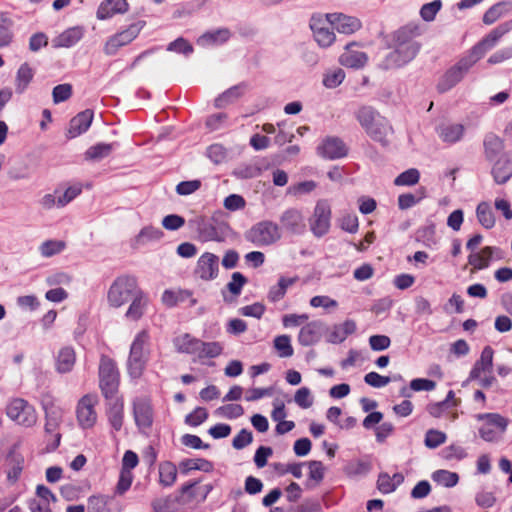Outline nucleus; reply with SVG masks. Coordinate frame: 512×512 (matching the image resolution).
Returning a JSON list of instances; mask_svg holds the SVG:
<instances>
[{
	"instance_id": "obj_47",
	"label": "nucleus",
	"mask_w": 512,
	"mask_h": 512,
	"mask_svg": "<svg viewBox=\"0 0 512 512\" xmlns=\"http://www.w3.org/2000/svg\"><path fill=\"white\" fill-rule=\"evenodd\" d=\"M34 76L33 69L27 64L24 63L20 66L17 71L16 76V91L17 93H23L28 87L29 83L32 81Z\"/></svg>"
},
{
	"instance_id": "obj_56",
	"label": "nucleus",
	"mask_w": 512,
	"mask_h": 512,
	"mask_svg": "<svg viewBox=\"0 0 512 512\" xmlns=\"http://www.w3.org/2000/svg\"><path fill=\"white\" fill-rule=\"evenodd\" d=\"M215 413L228 419H235L244 414V409L239 404H227L216 409Z\"/></svg>"
},
{
	"instance_id": "obj_33",
	"label": "nucleus",
	"mask_w": 512,
	"mask_h": 512,
	"mask_svg": "<svg viewBox=\"0 0 512 512\" xmlns=\"http://www.w3.org/2000/svg\"><path fill=\"white\" fill-rule=\"evenodd\" d=\"M224 346L221 342L211 341L205 342L200 339L194 354L195 359L204 362L206 359H214L223 353Z\"/></svg>"
},
{
	"instance_id": "obj_43",
	"label": "nucleus",
	"mask_w": 512,
	"mask_h": 512,
	"mask_svg": "<svg viewBox=\"0 0 512 512\" xmlns=\"http://www.w3.org/2000/svg\"><path fill=\"white\" fill-rule=\"evenodd\" d=\"M230 38L228 29H219L213 32H207L198 39V44L201 46L220 45Z\"/></svg>"
},
{
	"instance_id": "obj_29",
	"label": "nucleus",
	"mask_w": 512,
	"mask_h": 512,
	"mask_svg": "<svg viewBox=\"0 0 512 512\" xmlns=\"http://www.w3.org/2000/svg\"><path fill=\"white\" fill-rule=\"evenodd\" d=\"M322 323L311 321L302 326L298 334V342L302 346H310L317 343L321 338Z\"/></svg>"
},
{
	"instance_id": "obj_4",
	"label": "nucleus",
	"mask_w": 512,
	"mask_h": 512,
	"mask_svg": "<svg viewBox=\"0 0 512 512\" xmlns=\"http://www.w3.org/2000/svg\"><path fill=\"white\" fill-rule=\"evenodd\" d=\"M139 290L141 288L135 277L128 275L117 277L108 290V303L112 307L119 308L130 301Z\"/></svg>"
},
{
	"instance_id": "obj_22",
	"label": "nucleus",
	"mask_w": 512,
	"mask_h": 512,
	"mask_svg": "<svg viewBox=\"0 0 512 512\" xmlns=\"http://www.w3.org/2000/svg\"><path fill=\"white\" fill-rule=\"evenodd\" d=\"M24 457L21 453L17 451V447L14 446L8 453L6 458V466H7V480L14 484L16 483L23 471L24 468Z\"/></svg>"
},
{
	"instance_id": "obj_15",
	"label": "nucleus",
	"mask_w": 512,
	"mask_h": 512,
	"mask_svg": "<svg viewBox=\"0 0 512 512\" xmlns=\"http://www.w3.org/2000/svg\"><path fill=\"white\" fill-rule=\"evenodd\" d=\"M133 416L137 427L146 432L152 427L154 411L148 396H139L133 400Z\"/></svg>"
},
{
	"instance_id": "obj_60",
	"label": "nucleus",
	"mask_w": 512,
	"mask_h": 512,
	"mask_svg": "<svg viewBox=\"0 0 512 512\" xmlns=\"http://www.w3.org/2000/svg\"><path fill=\"white\" fill-rule=\"evenodd\" d=\"M133 481V474L131 471L121 470L119 475V480L116 485L115 493L118 495H123L125 492L129 490Z\"/></svg>"
},
{
	"instance_id": "obj_14",
	"label": "nucleus",
	"mask_w": 512,
	"mask_h": 512,
	"mask_svg": "<svg viewBox=\"0 0 512 512\" xmlns=\"http://www.w3.org/2000/svg\"><path fill=\"white\" fill-rule=\"evenodd\" d=\"M474 64L475 60L472 58L461 59L440 78L437 85L439 92H446L454 87Z\"/></svg>"
},
{
	"instance_id": "obj_24",
	"label": "nucleus",
	"mask_w": 512,
	"mask_h": 512,
	"mask_svg": "<svg viewBox=\"0 0 512 512\" xmlns=\"http://www.w3.org/2000/svg\"><path fill=\"white\" fill-rule=\"evenodd\" d=\"M128 10L127 0H104L98 6L96 17L99 20H107L116 14H124Z\"/></svg>"
},
{
	"instance_id": "obj_3",
	"label": "nucleus",
	"mask_w": 512,
	"mask_h": 512,
	"mask_svg": "<svg viewBox=\"0 0 512 512\" xmlns=\"http://www.w3.org/2000/svg\"><path fill=\"white\" fill-rule=\"evenodd\" d=\"M150 335L147 330L140 331L134 338L128 357V373L132 378H140L149 360Z\"/></svg>"
},
{
	"instance_id": "obj_38",
	"label": "nucleus",
	"mask_w": 512,
	"mask_h": 512,
	"mask_svg": "<svg viewBox=\"0 0 512 512\" xmlns=\"http://www.w3.org/2000/svg\"><path fill=\"white\" fill-rule=\"evenodd\" d=\"M484 155L485 159L489 162L494 161L495 158L502 154L504 143L500 137L495 134H488L484 138Z\"/></svg>"
},
{
	"instance_id": "obj_20",
	"label": "nucleus",
	"mask_w": 512,
	"mask_h": 512,
	"mask_svg": "<svg viewBox=\"0 0 512 512\" xmlns=\"http://www.w3.org/2000/svg\"><path fill=\"white\" fill-rule=\"evenodd\" d=\"M279 220L281 223L280 228L290 233L301 234L305 230L304 216L302 212L296 208L285 210Z\"/></svg>"
},
{
	"instance_id": "obj_42",
	"label": "nucleus",
	"mask_w": 512,
	"mask_h": 512,
	"mask_svg": "<svg viewBox=\"0 0 512 512\" xmlns=\"http://www.w3.org/2000/svg\"><path fill=\"white\" fill-rule=\"evenodd\" d=\"M200 339L189 333L179 335L174 339V346L178 352L193 355L196 352Z\"/></svg>"
},
{
	"instance_id": "obj_5",
	"label": "nucleus",
	"mask_w": 512,
	"mask_h": 512,
	"mask_svg": "<svg viewBox=\"0 0 512 512\" xmlns=\"http://www.w3.org/2000/svg\"><path fill=\"white\" fill-rule=\"evenodd\" d=\"M98 375L99 387L104 398L118 396L120 373L116 362L112 358L106 355L101 356Z\"/></svg>"
},
{
	"instance_id": "obj_58",
	"label": "nucleus",
	"mask_w": 512,
	"mask_h": 512,
	"mask_svg": "<svg viewBox=\"0 0 512 512\" xmlns=\"http://www.w3.org/2000/svg\"><path fill=\"white\" fill-rule=\"evenodd\" d=\"M81 192V185H73L68 187L63 194L57 197V207H64L73 199H75Z\"/></svg>"
},
{
	"instance_id": "obj_2",
	"label": "nucleus",
	"mask_w": 512,
	"mask_h": 512,
	"mask_svg": "<svg viewBox=\"0 0 512 512\" xmlns=\"http://www.w3.org/2000/svg\"><path fill=\"white\" fill-rule=\"evenodd\" d=\"M198 480L189 481L182 485L179 490V495L173 499L168 496L164 499L156 500L153 507L156 512H173L169 504L176 501L183 507L194 508L200 503L204 502L208 494L213 489L211 484L199 485Z\"/></svg>"
},
{
	"instance_id": "obj_64",
	"label": "nucleus",
	"mask_w": 512,
	"mask_h": 512,
	"mask_svg": "<svg viewBox=\"0 0 512 512\" xmlns=\"http://www.w3.org/2000/svg\"><path fill=\"white\" fill-rule=\"evenodd\" d=\"M294 400L296 404L303 408L307 409L312 406L313 404V398L311 396V392L307 387L300 388L294 396Z\"/></svg>"
},
{
	"instance_id": "obj_7",
	"label": "nucleus",
	"mask_w": 512,
	"mask_h": 512,
	"mask_svg": "<svg viewBox=\"0 0 512 512\" xmlns=\"http://www.w3.org/2000/svg\"><path fill=\"white\" fill-rule=\"evenodd\" d=\"M245 238L256 246H269L281 238V228L273 221H260L246 232Z\"/></svg>"
},
{
	"instance_id": "obj_30",
	"label": "nucleus",
	"mask_w": 512,
	"mask_h": 512,
	"mask_svg": "<svg viewBox=\"0 0 512 512\" xmlns=\"http://www.w3.org/2000/svg\"><path fill=\"white\" fill-rule=\"evenodd\" d=\"M365 132L372 140L385 146L388 144V136L393 133V129L386 118L379 117L373 126Z\"/></svg>"
},
{
	"instance_id": "obj_10",
	"label": "nucleus",
	"mask_w": 512,
	"mask_h": 512,
	"mask_svg": "<svg viewBox=\"0 0 512 512\" xmlns=\"http://www.w3.org/2000/svg\"><path fill=\"white\" fill-rule=\"evenodd\" d=\"M331 206L327 200H319L309 218L310 230L316 237H322L329 232L331 226Z\"/></svg>"
},
{
	"instance_id": "obj_13",
	"label": "nucleus",
	"mask_w": 512,
	"mask_h": 512,
	"mask_svg": "<svg viewBox=\"0 0 512 512\" xmlns=\"http://www.w3.org/2000/svg\"><path fill=\"white\" fill-rule=\"evenodd\" d=\"M46 423L45 433L49 437L48 446L51 450L56 449L61 440V434L58 432L59 426L62 422L63 410L55 405L45 406Z\"/></svg>"
},
{
	"instance_id": "obj_40",
	"label": "nucleus",
	"mask_w": 512,
	"mask_h": 512,
	"mask_svg": "<svg viewBox=\"0 0 512 512\" xmlns=\"http://www.w3.org/2000/svg\"><path fill=\"white\" fill-rule=\"evenodd\" d=\"M404 481L401 473H395L390 476L387 473H380L377 480V488L383 494H388L396 490V488Z\"/></svg>"
},
{
	"instance_id": "obj_6",
	"label": "nucleus",
	"mask_w": 512,
	"mask_h": 512,
	"mask_svg": "<svg viewBox=\"0 0 512 512\" xmlns=\"http://www.w3.org/2000/svg\"><path fill=\"white\" fill-rule=\"evenodd\" d=\"M476 419L482 422L479 428V436L487 442H499L509 425V419L498 413L477 414Z\"/></svg>"
},
{
	"instance_id": "obj_44",
	"label": "nucleus",
	"mask_w": 512,
	"mask_h": 512,
	"mask_svg": "<svg viewBox=\"0 0 512 512\" xmlns=\"http://www.w3.org/2000/svg\"><path fill=\"white\" fill-rule=\"evenodd\" d=\"M494 248L486 246L479 252L473 253L469 256L468 262L474 269L481 270L489 266L490 260L493 255Z\"/></svg>"
},
{
	"instance_id": "obj_25",
	"label": "nucleus",
	"mask_w": 512,
	"mask_h": 512,
	"mask_svg": "<svg viewBox=\"0 0 512 512\" xmlns=\"http://www.w3.org/2000/svg\"><path fill=\"white\" fill-rule=\"evenodd\" d=\"M356 46L357 44L355 43L346 45L345 52L339 57L341 65L358 69L362 68L366 64L368 60L367 55L364 52L355 49Z\"/></svg>"
},
{
	"instance_id": "obj_23",
	"label": "nucleus",
	"mask_w": 512,
	"mask_h": 512,
	"mask_svg": "<svg viewBox=\"0 0 512 512\" xmlns=\"http://www.w3.org/2000/svg\"><path fill=\"white\" fill-rule=\"evenodd\" d=\"M440 140L448 145L459 142L465 133V127L459 123H442L436 128Z\"/></svg>"
},
{
	"instance_id": "obj_48",
	"label": "nucleus",
	"mask_w": 512,
	"mask_h": 512,
	"mask_svg": "<svg viewBox=\"0 0 512 512\" xmlns=\"http://www.w3.org/2000/svg\"><path fill=\"white\" fill-rule=\"evenodd\" d=\"M355 331L356 323L353 320H346L344 323L334 327V330L331 334V337L333 338L332 341L342 342Z\"/></svg>"
},
{
	"instance_id": "obj_51",
	"label": "nucleus",
	"mask_w": 512,
	"mask_h": 512,
	"mask_svg": "<svg viewBox=\"0 0 512 512\" xmlns=\"http://www.w3.org/2000/svg\"><path fill=\"white\" fill-rule=\"evenodd\" d=\"M273 344L279 357L288 358L294 353V349L291 345V338L288 335L277 336L274 339Z\"/></svg>"
},
{
	"instance_id": "obj_27",
	"label": "nucleus",
	"mask_w": 512,
	"mask_h": 512,
	"mask_svg": "<svg viewBox=\"0 0 512 512\" xmlns=\"http://www.w3.org/2000/svg\"><path fill=\"white\" fill-rule=\"evenodd\" d=\"M149 304L148 295L141 289L131 299L125 317L131 321H138L145 313Z\"/></svg>"
},
{
	"instance_id": "obj_46",
	"label": "nucleus",
	"mask_w": 512,
	"mask_h": 512,
	"mask_svg": "<svg viewBox=\"0 0 512 512\" xmlns=\"http://www.w3.org/2000/svg\"><path fill=\"white\" fill-rule=\"evenodd\" d=\"M476 216L479 223L486 229H491L495 225V216L489 203L481 202L476 209Z\"/></svg>"
},
{
	"instance_id": "obj_26",
	"label": "nucleus",
	"mask_w": 512,
	"mask_h": 512,
	"mask_svg": "<svg viewBox=\"0 0 512 512\" xmlns=\"http://www.w3.org/2000/svg\"><path fill=\"white\" fill-rule=\"evenodd\" d=\"M108 401L107 416L109 423L116 430L119 431L122 428L124 420V402L119 396H113V398H105Z\"/></svg>"
},
{
	"instance_id": "obj_35",
	"label": "nucleus",
	"mask_w": 512,
	"mask_h": 512,
	"mask_svg": "<svg viewBox=\"0 0 512 512\" xmlns=\"http://www.w3.org/2000/svg\"><path fill=\"white\" fill-rule=\"evenodd\" d=\"M84 32L85 30L82 26L70 27L53 40L54 45L56 47H71L83 38Z\"/></svg>"
},
{
	"instance_id": "obj_45",
	"label": "nucleus",
	"mask_w": 512,
	"mask_h": 512,
	"mask_svg": "<svg viewBox=\"0 0 512 512\" xmlns=\"http://www.w3.org/2000/svg\"><path fill=\"white\" fill-rule=\"evenodd\" d=\"M355 117L361 127L367 131L381 116L372 107L363 106L356 111Z\"/></svg>"
},
{
	"instance_id": "obj_11",
	"label": "nucleus",
	"mask_w": 512,
	"mask_h": 512,
	"mask_svg": "<svg viewBox=\"0 0 512 512\" xmlns=\"http://www.w3.org/2000/svg\"><path fill=\"white\" fill-rule=\"evenodd\" d=\"M512 29L509 22L503 23L491 30L481 41H479L471 50L469 58L475 60V63L481 59L488 51L492 50L501 40V38Z\"/></svg>"
},
{
	"instance_id": "obj_36",
	"label": "nucleus",
	"mask_w": 512,
	"mask_h": 512,
	"mask_svg": "<svg viewBox=\"0 0 512 512\" xmlns=\"http://www.w3.org/2000/svg\"><path fill=\"white\" fill-rule=\"evenodd\" d=\"M76 362V353L72 347L66 346L59 350L56 356V370L59 373L72 371Z\"/></svg>"
},
{
	"instance_id": "obj_19",
	"label": "nucleus",
	"mask_w": 512,
	"mask_h": 512,
	"mask_svg": "<svg viewBox=\"0 0 512 512\" xmlns=\"http://www.w3.org/2000/svg\"><path fill=\"white\" fill-rule=\"evenodd\" d=\"M56 500V496L48 487L38 485L36 487V497L29 500L28 507L31 512H52L51 503L56 502Z\"/></svg>"
},
{
	"instance_id": "obj_53",
	"label": "nucleus",
	"mask_w": 512,
	"mask_h": 512,
	"mask_svg": "<svg viewBox=\"0 0 512 512\" xmlns=\"http://www.w3.org/2000/svg\"><path fill=\"white\" fill-rule=\"evenodd\" d=\"M419 178V171L415 168H411L397 176L396 179L394 180V184L397 186H411L418 183Z\"/></svg>"
},
{
	"instance_id": "obj_31",
	"label": "nucleus",
	"mask_w": 512,
	"mask_h": 512,
	"mask_svg": "<svg viewBox=\"0 0 512 512\" xmlns=\"http://www.w3.org/2000/svg\"><path fill=\"white\" fill-rule=\"evenodd\" d=\"M324 20L313 17L310 27L313 30L316 42L322 47L330 46L335 40V34L329 27H325Z\"/></svg>"
},
{
	"instance_id": "obj_17",
	"label": "nucleus",
	"mask_w": 512,
	"mask_h": 512,
	"mask_svg": "<svg viewBox=\"0 0 512 512\" xmlns=\"http://www.w3.org/2000/svg\"><path fill=\"white\" fill-rule=\"evenodd\" d=\"M491 175L497 184H505L512 177V151L504 152L490 162Z\"/></svg>"
},
{
	"instance_id": "obj_21",
	"label": "nucleus",
	"mask_w": 512,
	"mask_h": 512,
	"mask_svg": "<svg viewBox=\"0 0 512 512\" xmlns=\"http://www.w3.org/2000/svg\"><path fill=\"white\" fill-rule=\"evenodd\" d=\"M326 21L333 29L343 34H352L361 27V23L357 18L344 14H327Z\"/></svg>"
},
{
	"instance_id": "obj_8",
	"label": "nucleus",
	"mask_w": 512,
	"mask_h": 512,
	"mask_svg": "<svg viewBox=\"0 0 512 512\" xmlns=\"http://www.w3.org/2000/svg\"><path fill=\"white\" fill-rule=\"evenodd\" d=\"M145 26V21H137L129 25L126 29L107 38L103 51L107 56H114L121 47L131 43Z\"/></svg>"
},
{
	"instance_id": "obj_49",
	"label": "nucleus",
	"mask_w": 512,
	"mask_h": 512,
	"mask_svg": "<svg viewBox=\"0 0 512 512\" xmlns=\"http://www.w3.org/2000/svg\"><path fill=\"white\" fill-rule=\"evenodd\" d=\"M113 150V144L98 143L91 146L86 152L85 157L89 160L99 161L110 155Z\"/></svg>"
},
{
	"instance_id": "obj_59",
	"label": "nucleus",
	"mask_w": 512,
	"mask_h": 512,
	"mask_svg": "<svg viewBox=\"0 0 512 512\" xmlns=\"http://www.w3.org/2000/svg\"><path fill=\"white\" fill-rule=\"evenodd\" d=\"M476 504L481 508H490L496 502V497L493 491L481 489L475 496Z\"/></svg>"
},
{
	"instance_id": "obj_12",
	"label": "nucleus",
	"mask_w": 512,
	"mask_h": 512,
	"mask_svg": "<svg viewBox=\"0 0 512 512\" xmlns=\"http://www.w3.org/2000/svg\"><path fill=\"white\" fill-rule=\"evenodd\" d=\"M97 404L98 397L94 394H86L78 401L76 417L81 428L89 429L95 425L97 421L95 406Z\"/></svg>"
},
{
	"instance_id": "obj_41",
	"label": "nucleus",
	"mask_w": 512,
	"mask_h": 512,
	"mask_svg": "<svg viewBox=\"0 0 512 512\" xmlns=\"http://www.w3.org/2000/svg\"><path fill=\"white\" fill-rule=\"evenodd\" d=\"M245 91L246 85L244 83L235 85L223 92L215 99V106L217 108H223L239 99L245 93Z\"/></svg>"
},
{
	"instance_id": "obj_62",
	"label": "nucleus",
	"mask_w": 512,
	"mask_h": 512,
	"mask_svg": "<svg viewBox=\"0 0 512 512\" xmlns=\"http://www.w3.org/2000/svg\"><path fill=\"white\" fill-rule=\"evenodd\" d=\"M246 282L247 279L240 272H234L232 274L231 281L227 284V289L234 296H239Z\"/></svg>"
},
{
	"instance_id": "obj_57",
	"label": "nucleus",
	"mask_w": 512,
	"mask_h": 512,
	"mask_svg": "<svg viewBox=\"0 0 512 512\" xmlns=\"http://www.w3.org/2000/svg\"><path fill=\"white\" fill-rule=\"evenodd\" d=\"M207 418V410L203 407H197L186 416L185 423L189 426L196 427L202 424Z\"/></svg>"
},
{
	"instance_id": "obj_1",
	"label": "nucleus",
	"mask_w": 512,
	"mask_h": 512,
	"mask_svg": "<svg viewBox=\"0 0 512 512\" xmlns=\"http://www.w3.org/2000/svg\"><path fill=\"white\" fill-rule=\"evenodd\" d=\"M420 35L417 26L407 25L396 31L394 35L395 48L385 60L386 69L398 68L409 63L415 58L420 50V43L415 38Z\"/></svg>"
},
{
	"instance_id": "obj_28",
	"label": "nucleus",
	"mask_w": 512,
	"mask_h": 512,
	"mask_svg": "<svg viewBox=\"0 0 512 512\" xmlns=\"http://www.w3.org/2000/svg\"><path fill=\"white\" fill-rule=\"evenodd\" d=\"M93 120V111L87 109L78 113L75 117L70 120L68 136L69 138H75L84 132H86Z\"/></svg>"
},
{
	"instance_id": "obj_16",
	"label": "nucleus",
	"mask_w": 512,
	"mask_h": 512,
	"mask_svg": "<svg viewBox=\"0 0 512 512\" xmlns=\"http://www.w3.org/2000/svg\"><path fill=\"white\" fill-rule=\"evenodd\" d=\"M195 275L204 281H211L217 278L219 273V258L213 253L202 254L194 271Z\"/></svg>"
},
{
	"instance_id": "obj_63",
	"label": "nucleus",
	"mask_w": 512,
	"mask_h": 512,
	"mask_svg": "<svg viewBox=\"0 0 512 512\" xmlns=\"http://www.w3.org/2000/svg\"><path fill=\"white\" fill-rule=\"evenodd\" d=\"M223 205L229 211H238L245 208L246 201L239 194H231L224 199Z\"/></svg>"
},
{
	"instance_id": "obj_37",
	"label": "nucleus",
	"mask_w": 512,
	"mask_h": 512,
	"mask_svg": "<svg viewBox=\"0 0 512 512\" xmlns=\"http://www.w3.org/2000/svg\"><path fill=\"white\" fill-rule=\"evenodd\" d=\"M297 280L298 277L281 276L278 280V283L270 287L267 294V299L272 303H276L282 300L286 295L287 289L294 285Z\"/></svg>"
},
{
	"instance_id": "obj_61",
	"label": "nucleus",
	"mask_w": 512,
	"mask_h": 512,
	"mask_svg": "<svg viewBox=\"0 0 512 512\" xmlns=\"http://www.w3.org/2000/svg\"><path fill=\"white\" fill-rule=\"evenodd\" d=\"M442 3L440 0L424 4L420 10V15L425 21L434 20L436 14L441 9Z\"/></svg>"
},
{
	"instance_id": "obj_32",
	"label": "nucleus",
	"mask_w": 512,
	"mask_h": 512,
	"mask_svg": "<svg viewBox=\"0 0 512 512\" xmlns=\"http://www.w3.org/2000/svg\"><path fill=\"white\" fill-rule=\"evenodd\" d=\"M493 355L494 350L491 346L484 347L480 359L476 361L470 372V378H481L482 374H490L493 366Z\"/></svg>"
},
{
	"instance_id": "obj_52",
	"label": "nucleus",
	"mask_w": 512,
	"mask_h": 512,
	"mask_svg": "<svg viewBox=\"0 0 512 512\" xmlns=\"http://www.w3.org/2000/svg\"><path fill=\"white\" fill-rule=\"evenodd\" d=\"M66 247V243L62 240H47L39 247L43 257H52L61 253Z\"/></svg>"
},
{
	"instance_id": "obj_18",
	"label": "nucleus",
	"mask_w": 512,
	"mask_h": 512,
	"mask_svg": "<svg viewBox=\"0 0 512 512\" xmlns=\"http://www.w3.org/2000/svg\"><path fill=\"white\" fill-rule=\"evenodd\" d=\"M345 143L338 137L328 136L317 147V153L323 158L334 160L347 155Z\"/></svg>"
},
{
	"instance_id": "obj_55",
	"label": "nucleus",
	"mask_w": 512,
	"mask_h": 512,
	"mask_svg": "<svg viewBox=\"0 0 512 512\" xmlns=\"http://www.w3.org/2000/svg\"><path fill=\"white\" fill-rule=\"evenodd\" d=\"M345 78V73L341 68L328 71L323 79V84L327 88H335L339 86Z\"/></svg>"
},
{
	"instance_id": "obj_39",
	"label": "nucleus",
	"mask_w": 512,
	"mask_h": 512,
	"mask_svg": "<svg viewBox=\"0 0 512 512\" xmlns=\"http://www.w3.org/2000/svg\"><path fill=\"white\" fill-rule=\"evenodd\" d=\"M178 468L183 475H188L193 470L210 472L213 470V464L203 458H187L179 462Z\"/></svg>"
},
{
	"instance_id": "obj_34",
	"label": "nucleus",
	"mask_w": 512,
	"mask_h": 512,
	"mask_svg": "<svg viewBox=\"0 0 512 512\" xmlns=\"http://www.w3.org/2000/svg\"><path fill=\"white\" fill-rule=\"evenodd\" d=\"M159 484L164 488L172 487L178 476V466L172 461H162L158 465Z\"/></svg>"
},
{
	"instance_id": "obj_9",
	"label": "nucleus",
	"mask_w": 512,
	"mask_h": 512,
	"mask_svg": "<svg viewBox=\"0 0 512 512\" xmlns=\"http://www.w3.org/2000/svg\"><path fill=\"white\" fill-rule=\"evenodd\" d=\"M7 416L24 427H32L37 422V413L28 401L22 398L12 399L6 407Z\"/></svg>"
},
{
	"instance_id": "obj_54",
	"label": "nucleus",
	"mask_w": 512,
	"mask_h": 512,
	"mask_svg": "<svg viewBox=\"0 0 512 512\" xmlns=\"http://www.w3.org/2000/svg\"><path fill=\"white\" fill-rule=\"evenodd\" d=\"M446 434L442 431L429 429L426 432L424 443L428 448L435 449L446 442Z\"/></svg>"
},
{
	"instance_id": "obj_50",
	"label": "nucleus",
	"mask_w": 512,
	"mask_h": 512,
	"mask_svg": "<svg viewBox=\"0 0 512 512\" xmlns=\"http://www.w3.org/2000/svg\"><path fill=\"white\" fill-rule=\"evenodd\" d=\"M432 479L440 485L451 488L457 485L459 476L448 470H437L432 474Z\"/></svg>"
}]
</instances>
